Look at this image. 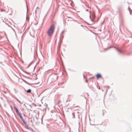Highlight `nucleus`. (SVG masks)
Here are the masks:
<instances>
[{
  "mask_svg": "<svg viewBox=\"0 0 132 132\" xmlns=\"http://www.w3.org/2000/svg\"><path fill=\"white\" fill-rule=\"evenodd\" d=\"M68 109H70L69 108H68L67 109V110H68Z\"/></svg>",
  "mask_w": 132,
  "mask_h": 132,
  "instance_id": "31",
  "label": "nucleus"
},
{
  "mask_svg": "<svg viewBox=\"0 0 132 132\" xmlns=\"http://www.w3.org/2000/svg\"><path fill=\"white\" fill-rule=\"evenodd\" d=\"M14 108L18 114L20 113H19L18 109L16 107L14 106Z\"/></svg>",
  "mask_w": 132,
  "mask_h": 132,
  "instance_id": "4",
  "label": "nucleus"
},
{
  "mask_svg": "<svg viewBox=\"0 0 132 132\" xmlns=\"http://www.w3.org/2000/svg\"><path fill=\"white\" fill-rule=\"evenodd\" d=\"M64 30H63V31H62V33H63L64 32Z\"/></svg>",
  "mask_w": 132,
  "mask_h": 132,
  "instance_id": "22",
  "label": "nucleus"
},
{
  "mask_svg": "<svg viewBox=\"0 0 132 132\" xmlns=\"http://www.w3.org/2000/svg\"><path fill=\"white\" fill-rule=\"evenodd\" d=\"M21 119L22 121H23V122H25V121H24V120L23 119V118H21Z\"/></svg>",
  "mask_w": 132,
  "mask_h": 132,
  "instance_id": "17",
  "label": "nucleus"
},
{
  "mask_svg": "<svg viewBox=\"0 0 132 132\" xmlns=\"http://www.w3.org/2000/svg\"><path fill=\"white\" fill-rule=\"evenodd\" d=\"M103 115H104V114H103Z\"/></svg>",
  "mask_w": 132,
  "mask_h": 132,
  "instance_id": "32",
  "label": "nucleus"
},
{
  "mask_svg": "<svg viewBox=\"0 0 132 132\" xmlns=\"http://www.w3.org/2000/svg\"><path fill=\"white\" fill-rule=\"evenodd\" d=\"M23 81L24 82H25V83H26V84H28V82L27 81H25V80H23Z\"/></svg>",
  "mask_w": 132,
  "mask_h": 132,
  "instance_id": "15",
  "label": "nucleus"
},
{
  "mask_svg": "<svg viewBox=\"0 0 132 132\" xmlns=\"http://www.w3.org/2000/svg\"><path fill=\"white\" fill-rule=\"evenodd\" d=\"M55 29V27L54 24H52L50 26L49 28L47 31V33L49 36H52L53 34Z\"/></svg>",
  "mask_w": 132,
  "mask_h": 132,
  "instance_id": "2",
  "label": "nucleus"
},
{
  "mask_svg": "<svg viewBox=\"0 0 132 132\" xmlns=\"http://www.w3.org/2000/svg\"><path fill=\"white\" fill-rule=\"evenodd\" d=\"M26 128L27 129H29V128L28 127V126H26Z\"/></svg>",
  "mask_w": 132,
  "mask_h": 132,
  "instance_id": "18",
  "label": "nucleus"
},
{
  "mask_svg": "<svg viewBox=\"0 0 132 132\" xmlns=\"http://www.w3.org/2000/svg\"><path fill=\"white\" fill-rule=\"evenodd\" d=\"M86 11H88V9H86Z\"/></svg>",
  "mask_w": 132,
  "mask_h": 132,
  "instance_id": "29",
  "label": "nucleus"
},
{
  "mask_svg": "<svg viewBox=\"0 0 132 132\" xmlns=\"http://www.w3.org/2000/svg\"><path fill=\"white\" fill-rule=\"evenodd\" d=\"M59 101H58V102H57V104L58 105H59Z\"/></svg>",
  "mask_w": 132,
  "mask_h": 132,
  "instance_id": "24",
  "label": "nucleus"
},
{
  "mask_svg": "<svg viewBox=\"0 0 132 132\" xmlns=\"http://www.w3.org/2000/svg\"><path fill=\"white\" fill-rule=\"evenodd\" d=\"M83 76H84V75H83Z\"/></svg>",
  "mask_w": 132,
  "mask_h": 132,
  "instance_id": "34",
  "label": "nucleus"
},
{
  "mask_svg": "<svg viewBox=\"0 0 132 132\" xmlns=\"http://www.w3.org/2000/svg\"><path fill=\"white\" fill-rule=\"evenodd\" d=\"M21 61H22V63H23V62H24L23 61H22V60Z\"/></svg>",
  "mask_w": 132,
  "mask_h": 132,
  "instance_id": "26",
  "label": "nucleus"
},
{
  "mask_svg": "<svg viewBox=\"0 0 132 132\" xmlns=\"http://www.w3.org/2000/svg\"><path fill=\"white\" fill-rule=\"evenodd\" d=\"M3 11V10H2V11Z\"/></svg>",
  "mask_w": 132,
  "mask_h": 132,
  "instance_id": "35",
  "label": "nucleus"
},
{
  "mask_svg": "<svg viewBox=\"0 0 132 132\" xmlns=\"http://www.w3.org/2000/svg\"><path fill=\"white\" fill-rule=\"evenodd\" d=\"M78 113H79V112H78Z\"/></svg>",
  "mask_w": 132,
  "mask_h": 132,
  "instance_id": "37",
  "label": "nucleus"
},
{
  "mask_svg": "<svg viewBox=\"0 0 132 132\" xmlns=\"http://www.w3.org/2000/svg\"><path fill=\"white\" fill-rule=\"evenodd\" d=\"M38 8V9H39V7H37L36 9V10ZM35 14H36V10L35 11Z\"/></svg>",
  "mask_w": 132,
  "mask_h": 132,
  "instance_id": "13",
  "label": "nucleus"
},
{
  "mask_svg": "<svg viewBox=\"0 0 132 132\" xmlns=\"http://www.w3.org/2000/svg\"><path fill=\"white\" fill-rule=\"evenodd\" d=\"M90 19V20L92 22H94V20H93L92 19Z\"/></svg>",
  "mask_w": 132,
  "mask_h": 132,
  "instance_id": "20",
  "label": "nucleus"
},
{
  "mask_svg": "<svg viewBox=\"0 0 132 132\" xmlns=\"http://www.w3.org/2000/svg\"><path fill=\"white\" fill-rule=\"evenodd\" d=\"M18 115L19 116L21 119L23 118L22 116L21 115V113H19L18 114Z\"/></svg>",
  "mask_w": 132,
  "mask_h": 132,
  "instance_id": "8",
  "label": "nucleus"
},
{
  "mask_svg": "<svg viewBox=\"0 0 132 132\" xmlns=\"http://www.w3.org/2000/svg\"><path fill=\"white\" fill-rule=\"evenodd\" d=\"M41 121H42V119Z\"/></svg>",
  "mask_w": 132,
  "mask_h": 132,
  "instance_id": "28",
  "label": "nucleus"
},
{
  "mask_svg": "<svg viewBox=\"0 0 132 132\" xmlns=\"http://www.w3.org/2000/svg\"><path fill=\"white\" fill-rule=\"evenodd\" d=\"M40 59H39V61H38V62H37V63H36V65L34 67V69H35V68L36 67L37 65L38 64H39V63L40 62Z\"/></svg>",
  "mask_w": 132,
  "mask_h": 132,
  "instance_id": "6",
  "label": "nucleus"
},
{
  "mask_svg": "<svg viewBox=\"0 0 132 132\" xmlns=\"http://www.w3.org/2000/svg\"><path fill=\"white\" fill-rule=\"evenodd\" d=\"M60 45L59 43L58 46V48H57V49L58 50H60Z\"/></svg>",
  "mask_w": 132,
  "mask_h": 132,
  "instance_id": "11",
  "label": "nucleus"
},
{
  "mask_svg": "<svg viewBox=\"0 0 132 132\" xmlns=\"http://www.w3.org/2000/svg\"><path fill=\"white\" fill-rule=\"evenodd\" d=\"M129 11V12H130V11Z\"/></svg>",
  "mask_w": 132,
  "mask_h": 132,
  "instance_id": "36",
  "label": "nucleus"
},
{
  "mask_svg": "<svg viewBox=\"0 0 132 132\" xmlns=\"http://www.w3.org/2000/svg\"><path fill=\"white\" fill-rule=\"evenodd\" d=\"M95 76L97 79H98L99 78H101L102 77L101 75L99 73H97L95 75Z\"/></svg>",
  "mask_w": 132,
  "mask_h": 132,
  "instance_id": "3",
  "label": "nucleus"
},
{
  "mask_svg": "<svg viewBox=\"0 0 132 132\" xmlns=\"http://www.w3.org/2000/svg\"><path fill=\"white\" fill-rule=\"evenodd\" d=\"M16 100L19 103H21V102L18 99L16 98Z\"/></svg>",
  "mask_w": 132,
  "mask_h": 132,
  "instance_id": "12",
  "label": "nucleus"
},
{
  "mask_svg": "<svg viewBox=\"0 0 132 132\" xmlns=\"http://www.w3.org/2000/svg\"><path fill=\"white\" fill-rule=\"evenodd\" d=\"M23 81L24 82H25V83H26V84H28V82L27 81H25V80H23Z\"/></svg>",
  "mask_w": 132,
  "mask_h": 132,
  "instance_id": "14",
  "label": "nucleus"
},
{
  "mask_svg": "<svg viewBox=\"0 0 132 132\" xmlns=\"http://www.w3.org/2000/svg\"><path fill=\"white\" fill-rule=\"evenodd\" d=\"M90 125H95V124H91V123H90Z\"/></svg>",
  "mask_w": 132,
  "mask_h": 132,
  "instance_id": "23",
  "label": "nucleus"
},
{
  "mask_svg": "<svg viewBox=\"0 0 132 132\" xmlns=\"http://www.w3.org/2000/svg\"><path fill=\"white\" fill-rule=\"evenodd\" d=\"M60 60L62 62V63H63V61L62 60V58H60Z\"/></svg>",
  "mask_w": 132,
  "mask_h": 132,
  "instance_id": "21",
  "label": "nucleus"
},
{
  "mask_svg": "<svg viewBox=\"0 0 132 132\" xmlns=\"http://www.w3.org/2000/svg\"><path fill=\"white\" fill-rule=\"evenodd\" d=\"M104 22V21H103V22L102 23V24H103V22Z\"/></svg>",
  "mask_w": 132,
  "mask_h": 132,
  "instance_id": "30",
  "label": "nucleus"
},
{
  "mask_svg": "<svg viewBox=\"0 0 132 132\" xmlns=\"http://www.w3.org/2000/svg\"><path fill=\"white\" fill-rule=\"evenodd\" d=\"M86 82H88V80H86Z\"/></svg>",
  "mask_w": 132,
  "mask_h": 132,
  "instance_id": "27",
  "label": "nucleus"
},
{
  "mask_svg": "<svg viewBox=\"0 0 132 132\" xmlns=\"http://www.w3.org/2000/svg\"><path fill=\"white\" fill-rule=\"evenodd\" d=\"M31 92V89H29L27 90V92L28 93H30Z\"/></svg>",
  "mask_w": 132,
  "mask_h": 132,
  "instance_id": "7",
  "label": "nucleus"
},
{
  "mask_svg": "<svg viewBox=\"0 0 132 132\" xmlns=\"http://www.w3.org/2000/svg\"><path fill=\"white\" fill-rule=\"evenodd\" d=\"M112 47L114 48L117 51V53L120 55H123L125 54V51L124 49L122 48H118L116 47H113L112 46L109 47L107 48H105L104 49V50L105 51H107L109 50L110 48Z\"/></svg>",
  "mask_w": 132,
  "mask_h": 132,
  "instance_id": "1",
  "label": "nucleus"
},
{
  "mask_svg": "<svg viewBox=\"0 0 132 132\" xmlns=\"http://www.w3.org/2000/svg\"><path fill=\"white\" fill-rule=\"evenodd\" d=\"M35 60H33L28 65L27 67V68H28L32 64H33L35 62Z\"/></svg>",
  "mask_w": 132,
  "mask_h": 132,
  "instance_id": "5",
  "label": "nucleus"
},
{
  "mask_svg": "<svg viewBox=\"0 0 132 132\" xmlns=\"http://www.w3.org/2000/svg\"><path fill=\"white\" fill-rule=\"evenodd\" d=\"M92 17H93V19H94L95 18V15L94 14H93V13L92 14Z\"/></svg>",
  "mask_w": 132,
  "mask_h": 132,
  "instance_id": "9",
  "label": "nucleus"
},
{
  "mask_svg": "<svg viewBox=\"0 0 132 132\" xmlns=\"http://www.w3.org/2000/svg\"><path fill=\"white\" fill-rule=\"evenodd\" d=\"M74 113H72V118H75V116L74 115Z\"/></svg>",
  "mask_w": 132,
  "mask_h": 132,
  "instance_id": "10",
  "label": "nucleus"
},
{
  "mask_svg": "<svg viewBox=\"0 0 132 132\" xmlns=\"http://www.w3.org/2000/svg\"><path fill=\"white\" fill-rule=\"evenodd\" d=\"M89 18H90V19H91V16L90 15L89 16Z\"/></svg>",
  "mask_w": 132,
  "mask_h": 132,
  "instance_id": "25",
  "label": "nucleus"
},
{
  "mask_svg": "<svg viewBox=\"0 0 132 132\" xmlns=\"http://www.w3.org/2000/svg\"><path fill=\"white\" fill-rule=\"evenodd\" d=\"M30 129V130H31V131H33V130L30 127L29 128V129Z\"/></svg>",
  "mask_w": 132,
  "mask_h": 132,
  "instance_id": "19",
  "label": "nucleus"
},
{
  "mask_svg": "<svg viewBox=\"0 0 132 132\" xmlns=\"http://www.w3.org/2000/svg\"><path fill=\"white\" fill-rule=\"evenodd\" d=\"M25 124V125L26 126H28V125L27 124V123H26L25 122H23Z\"/></svg>",
  "mask_w": 132,
  "mask_h": 132,
  "instance_id": "16",
  "label": "nucleus"
},
{
  "mask_svg": "<svg viewBox=\"0 0 132 132\" xmlns=\"http://www.w3.org/2000/svg\"><path fill=\"white\" fill-rule=\"evenodd\" d=\"M26 19H27V16L26 17Z\"/></svg>",
  "mask_w": 132,
  "mask_h": 132,
  "instance_id": "33",
  "label": "nucleus"
}]
</instances>
